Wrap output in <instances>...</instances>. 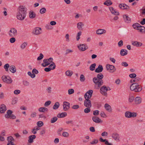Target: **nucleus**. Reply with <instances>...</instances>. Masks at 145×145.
I'll return each instance as SVG.
<instances>
[{
  "label": "nucleus",
  "instance_id": "393cba45",
  "mask_svg": "<svg viewBox=\"0 0 145 145\" xmlns=\"http://www.w3.org/2000/svg\"><path fill=\"white\" fill-rule=\"evenodd\" d=\"M106 110L108 112H111L112 111V109L111 106L108 104H105L104 106Z\"/></svg>",
  "mask_w": 145,
  "mask_h": 145
},
{
  "label": "nucleus",
  "instance_id": "4c0bfd02",
  "mask_svg": "<svg viewBox=\"0 0 145 145\" xmlns=\"http://www.w3.org/2000/svg\"><path fill=\"white\" fill-rule=\"evenodd\" d=\"M59 103L58 102H56L54 105L53 106V109L54 110L57 109L59 106Z\"/></svg>",
  "mask_w": 145,
  "mask_h": 145
},
{
  "label": "nucleus",
  "instance_id": "9d476101",
  "mask_svg": "<svg viewBox=\"0 0 145 145\" xmlns=\"http://www.w3.org/2000/svg\"><path fill=\"white\" fill-rule=\"evenodd\" d=\"M42 29L40 27H37L33 29L32 33L35 35H38L41 33Z\"/></svg>",
  "mask_w": 145,
  "mask_h": 145
},
{
  "label": "nucleus",
  "instance_id": "c03bdc74",
  "mask_svg": "<svg viewBox=\"0 0 145 145\" xmlns=\"http://www.w3.org/2000/svg\"><path fill=\"white\" fill-rule=\"evenodd\" d=\"M85 80V77L83 74H81L80 77V80L81 82H84Z\"/></svg>",
  "mask_w": 145,
  "mask_h": 145
},
{
  "label": "nucleus",
  "instance_id": "3c124183",
  "mask_svg": "<svg viewBox=\"0 0 145 145\" xmlns=\"http://www.w3.org/2000/svg\"><path fill=\"white\" fill-rule=\"evenodd\" d=\"M30 76V77L32 78H35V75L34 74H32L31 72L30 71H29L27 73Z\"/></svg>",
  "mask_w": 145,
  "mask_h": 145
},
{
  "label": "nucleus",
  "instance_id": "7c9ffc66",
  "mask_svg": "<svg viewBox=\"0 0 145 145\" xmlns=\"http://www.w3.org/2000/svg\"><path fill=\"white\" fill-rule=\"evenodd\" d=\"M84 24L82 22H80L77 24V28L80 30H81L82 29V27L84 26Z\"/></svg>",
  "mask_w": 145,
  "mask_h": 145
},
{
  "label": "nucleus",
  "instance_id": "ddd939ff",
  "mask_svg": "<svg viewBox=\"0 0 145 145\" xmlns=\"http://www.w3.org/2000/svg\"><path fill=\"white\" fill-rule=\"evenodd\" d=\"M7 140L8 141L7 145H15L14 143L13 142L14 141V140L12 136L7 137Z\"/></svg>",
  "mask_w": 145,
  "mask_h": 145
},
{
  "label": "nucleus",
  "instance_id": "6e6552de",
  "mask_svg": "<svg viewBox=\"0 0 145 145\" xmlns=\"http://www.w3.org/2000/svg\"><path fill=\"white\" fill-rule=\"evenodd\" d=\"M2 79L4 82L7 84H10L12 81V79L10 77H8L7 78L5 76H3L2 77Z\"/></svg>",
  "mask_w": 145,
  "mask_h": 145
},
{
  "label": "nucleus",
  "instance_id": "c9c22d12",
  "mask_svg": "<svg viewBox=\"0 0 145 145\" xmlns=\"http://www.w3.org/2000/svg\"><path fill=\"white\" fill-rule=\"evenodd\" d=\"M18 98L16 97H14L12 98L11 101V104L12 105L16 104L18 101Z\"/></svg>",
  "mask_w": 145,
  "mask_h": 145
},
{
  "label": "nucleus",
  "instance_id": "e433bc0d",
  "mask_svg": "<svg viewBox=\"0 0 145 145\" xmlns=\"http://www.w3.org/2000/svg\"><path fill=\"white\" fill-rule=\"evenodd\" d=\"M112 4L111 1L110 0H107L104 3V4L108 6H109L112 5Z\"/></svg>",
  "mask_w": 145,
  "mask_h": 145
},
{
  "label": "nucleus",
  "instance_id": "4be33fe9",
  "mask_svg": "<svg viewBox=\"0 0 145 145\" xmlns=\"http://www.w3.org/2000/svg\"><path fill=\"white\" fill-rule=\"evenodd\" d=\"M109 9L112 14L115 15H119V12H118L116 11V10L112 7H110L109 8Z\"/></svg>",
  "mask_w": 145,
  "mask_h": 145
},
{
  "label": "nucleus",
  "instance_id": "5fc2aeb1",
  "mask_svg": "<svg viewBox=\"0 0 145 145\" xmlns=\"http://www.w3.org/2000/svg\"><path fill=\"white\" fill-rule=\"evenodd\" d=\"M37 125L39 127H42L43 125V123L42 121H39L37 123Z\"/></svg>",
  "mask_w": 145,
  "mask_h": 145
},
{
  "label": "nucleus",
  "instance_id": "5701e85b",
  "mask_svg": "<svg viewBox=\"0 0 145 145\" xmlns=\"http://www.w3.org/2000/svg\"><path fill=\"white\" fill-rule=\"evenodd\" d=\"M36 137V136L35 135L29 136L28 137V142L29 143H32L33 141V140Z\"/></svg>",
  "mask_w": 145,
  "mask_h": 145
},
{
  "label": "nucleus",
  "instance_id": "58836bf2",
  "mask_svg": "<svg viewBox=\"0 0 145 145\" xmlns=\"http://www.w3.org/2000/svg\"><path fill=\"white\" fill-rule=\"evenodd\" d=\"M96 66V64L95 63L91 64L89 67L90 70L91 71H94L95 69Z\"/></svg>",
  "mask_w": 145,
  "mask_h": 145
},
{
  "label": "nucleus",
  "instance_id": "72a5a7b5",
  "mask_svg": "<svg viewBox=\"0 0 145 145\" xmlns=\"http://www.w3.org/2000/svg\"><path fill=\"white\" fill-rule=\"evenodd\" d=\"M36 16V14L33 11H31L29 12V16L31 18H35Z\"/></svg>",
  "mask_w": 145,
  "mask_h": 145
},
{
  "label": "nucleus",
  "instance_id": "6e6d98bb",
  "mask_svg": "<svg viewBox=\"0 0 145 145\" xmlns=\"http://www.w3.org/2000/svg\"><path fill=\"white\" fill-rule=\"evenodd\" d=\"M98 142V141L97 139H94L93 141L90 143L91 144H96Z\"/></svg>",
  "mask_w": 145,
  "mask_h": 145
},
{
  "label": "nucleus",
  "instance_id": "20e7f679",
  "mask_svg": "<svg viewBox=\"0 0 145 145\" xmlns=\"http://www.w3.org/2000/svg\"><path fill=\"white\" fill-rule=\"evenodd\" d=\"M130 89L132 91H135V92H139L142 90V87L138 83H135L131 84L130 87Z\"/></svg>",
  "mask_w": 145,
  "mask_h": 145
},
{
  "label": "nucleus",
  "instance_id": "e2e57ef3",
  "mask_svg": "<svg viewBox=\"0 0 145 145\" xmlns=\"http://www.w3.org/2000/svg\"><path fill=\"white\" fill-rule=\"evenodd\" d=\"M94 115L95 116H98L99 114V111L96 110L94 111L93 113Z\"/></svg>",
  "mask_w": 145,
  "mask_h": 145
},
{
  "label": "nucleus",
  "instance_id": "4d7b16f0",
  "mask_svg": "<svg viewBox=\"0 0 145 145\" xmlns=\"http://www.w3.org/2000/svg\"><path fill=\"white\" fill-rule=\"evenodd\" d=\"M65 74L67 76H71L73 74L72 72H70L69 71H67L66 72Z\"/></svg>",
  "mask_w": 145,
  "mask_h": 145
},
{
  "label": "nucleus",
  "instance_id": "2f4dec72",
  "mask_svg": "<svg viewBox=\"0 0 145 145\" xmlns=\"http://www.w3.org/2000/svg\"><path fill=\"white\" fill-rule=\"evenodd\" d=\"M127 51L125 49H121L120 51V54L121 56H124L127 54Z\"/></svg>",
  "mask_w": 145,
  "mask_h": 145
},
{
  "label": "nucleus",
  "instance_id": "c85d7f7f",
  "mask_svg": "<svg viewBox=\"0 0 145 145\" xmlns=\"http://www.w3.org/2000/svg\"><path fill=\"white\" fill-rule=\"evenodd\" d=\"M137 29V30H139V31L141 33H145V27H144L140 25L139 28Z\"/></svg>",
  "mask_w": 145,
  "mask_h": 145
},
{
  "label": "nucleus",
  "instance_id": "0e129e2a",
  "mask_svg": "<svg viewBox=\"0 0 145 145\" xmlns=\"http://www.w3.org/2000/svg\"><path fill=\"white\" fill-rule=\"evenodd\" d=\"M10 39V41L11 43H14L16 41L15 38L13 37Z\"/></svg>",
  "mask_w": 145,
  "mask_h": 145
},
{
  "label": "nucleus",
  "instance_id": "7ed1b4c3",
  "mask_svg": "<svg viewBox=\"0 0 145 145\" xmlns=\"http://www.w3.org/2000/svg\"><path fill=\"white\" fill-rule=\"evenodd\" d=\"M93 93V91L92 90H89L84 95L85 100L84 101V104L86 107H91V101L89 99L91 97Z\"/></svg>",
  "mask_w": 145,
  "mask_h": 145
},
{
  "label": "nucleus",
  "instance_id": "13d9d810",
  "mask_svg": "<svg viewBox=\"0 0 145 145\" xmlns=\"http://www.w3.org/2000/svg\"><path fill=\"white\" fill-rule=\"evenodd\" d=\"M68 94L71 95L74 92V90L72 89H69L68 90Z\"/></svg>",
  "mask_w": 145,
  "mask_h": 145
},
{
  "label": "nucleus",
  "instance_id": "aec40b11",
  "mask_svg": "<svg viewBox=\"0 0 145 145\" xmlns=\"http://www.w3.org/2000/svg\"><path fill=\"white\" fill-rule=\"evenodd\" d=\"M142 99L139 97H136L135 99V102L136 104L139 105L142 102Z\"/></svg>",
  "mask_w": 145,
  "mask_h": 145
},
{
  "label": "nucleus",
  "instance_id": "ea45409f",
  "mask_svg": "<svg viewBox=\"0 0 145 145\" xmlns=\"http://www.w3.org/2000/svg\"><path fill=\"white\" fill-rule=\"evenodd\" d=\"M56 65L54 62H52V63L49 66L50 69H52L51 70H53L55 69Z\"/></svg>",
  "mask_w": 145,
  "mask_h": 145
},
{
  "label": "nucleus",
  "instance_id": "39448f33",
  "mask_svg": "<svg viewBox=\"0 0 145 145\" xmlns=\"http://www.w3.org/2000/svg\"><path fill=\"white\" fill-rule=\"evenodd\" d=\"M111 90L110 88L108 87H107L105 86H103L100 88V93L103 95L106 96L107 95V91Z\"/></svg>",
  "mask_w": 145,
  "mask_h": 145
},
{
  "label": "nucleus",
  "instance_id": "f704fd0d",
  "mask_svg": "<svg viewBox=\"0 0 145 145\" xmlns=\"http://www.w3.org/2000/svg\"><path fill=\"white\" fill-rule=\"evenodd\" d=\"M140 25L138 23H137L133 24L132 26L133 28L137 30V29L139 28Z\"/></svg>",
  "mask_w": 145,
  "mask_h": 145
},
{
  "label": "nucleus",
  "instance_id": "bf43d9fd",
  "mask_svg": "<svg viewBox=\"0 0 145 145\" xmlns=\"http://www.w3.org/2000/svg\"><path fill=\"white\" fill-rule=\"evenodd\" d=\"M51 102L50 101H48L46 102L44 104V106H45L49 105L51 103Z\"/></svg>",
  "mask_w": 145,
  "mask_h": 145
},
{
  "label": "nucleus",
  "instance_id": "37998d69",
  "mask_svg": "<svg viewBox=\"0 0 145 145\" xmlns=\"http://www.w3.org/2000/svg\"><path fill=\"white\" fill-rule=\"evenodd\" d=\"M82 32L80 31H79L77 34V35L76 37V40L77 41H78L79 39H80V36L81 35Z\"/></svg>",
  "mask_w": 145,
  "mask_h": 145
},
{
  "label": "nucleus",
  "instance_id": "dca6fc26",
  "mask_svg": "<svg viewBox=\"0 0 145 145\" xmlns=\"http://www.w3.org/2000/svg\"><path fill=\"white\" fill-rule=\"evenodd\" d=\"M119 7L122 9H128L129 8V7L128 5L124 4L121 3L119 4Z\"/></svg>",
  "mask_w": 145,
  "mask_h": 145
},
{
  "label": "nucleus",
  "instance_id": "bb28decb",
  "mask_svg": "<svg viewBox=\"0 0 145 145\" xmlns=\"http://www.w3.org/2000/svg\"><path fill=\"white\" fill-rule=\"evenodd\" d=\"M106 33V31L103 29H99L96 31V33L98 35H101Z\"/></svg>",
  "mask_w": 145,
  "mask_h": 145
},
{
  "label": "nucleus",
  "instance_id": "473e14b6",
  "mask_svg": "<svg viewBox=\"0 0 145 145\" xmlns=\"http://www.w3.org/2000/svg\"><path fill=\"white\" fill-rule=\"evenodd\" d=\"M43 62L45 63V65L44 64V63L42 64V66L43 67H45L48 65H50V63H49V61H48L47 59H44L43 60Z\"/></svg>",
  "mask_w": 145,
  "mask_h": 145
},
{
  "label": "nucleus",
  "instance_id": "a19ab883",
  "mask_svg": "<svg viewBox=\"0 0 145 145\" xmlns=\"http://www.w3.org/2000/svg\"><path fill=\"white\" fill-rule=\"evenodd\" d=\"M10 66L8 63L6 64L4 66V68L5 69V70L6 72H8V69L10 68Z\"/></svg>",
  "mask_w": 145,
  "mask_h": 145
},
{
  "label": "nucleus",
  "instance_id": "774afa93",
  "mask_svg": "<svg viewBox=\"0 0 145 145\" xmlns=\"http://www.w3.org/2000/svg\"><path fill=\"white\" fill-rule=\"evenodd\" d=\"M90 131L92 132H94L95 131V130L93 127H91L89 128Z\"/></svg>",
  "mask_w": 145,
  "mask_h": 145
},
{
  "label": "nucleus",
  "instance_id": "f3484780",
  "mask_svg": "<svg viewBox=\"0 0 145 145\" xmlns=\"http://www.w3.org/2000/svg\"><path fill=\"white\" fill-rule=\"evenodd\" d=\"M92 120L93 121L96 123H99L100 122H102L101 119L98 117L96 116H93L92 118Z\"/></svg>",
  "mask_w": 145,
  "mask_h": 145
},
{
  "label": "nucleus",
  "instance_id": "69168bd1",
  "mask_svg": "<svg viewBox=\"0 0 145 145\" xmlns=\"http://www.w3.org/2000/svg\"><path fill=\"white\" fill-rule=\"evenodd\" d=\"M123 42L122 40H120L118 43V45L119 47H120L123 45Z\"/></svg>",
  "mask_w": 145,
  "mask_h": 145
},
{
  "label": "nucleus",
  "instance_id": "338daca9",
  "mask_svg": "<svg viewBox=\"0 0 145 145\" xmlns=\"http://www.w3.org/2000/svg\"><path fill=\"white\" fill-rule=\"evenodd\" d=\"M129 76L132 78H134L136 76V74L135 73L131 74H129Z\"/></svg>",
  "mask_w": 145,
  "mask_h": 145
},
{
  "label": "nucleus",
  "instance_id": "6ab92c4d",
  "mask_svg": "<svg viewBox=\"0 0 145 145\" xmlns=\"http://www.w3.org/2000/svg\"><path fill=\"white\" fill-rule=\"evenodd\" d=\"M123 17L125 22L129 23L131 22V19L127 15H123Z\"/></svg>",
  "mask_w": 145,
  "mask_h": 145
},
{
  "label": "nucleus",
  "instance_id": "79ce46f5",
  "mask_svg": "<svg viewBox=\"0 0 145 145\" xmlns=\"http://www.w3.org/2000/svg\"><path fill=\"white\" fill-rule=\"evenodd\" d=\"M58 118L57 117H54L51 118L50 122L52 123H54L56 122Z\"/></svg>",
  "mask_w": 145,
  "mask_h": 145
},
{
  "label": "nucleus",
  "instance_id": "f03ea898",
  "mask_svg": "<svg viewBox=\"0 0 145 145\" xmlns=\"http://www.w3.org/2000/svg\"><path fill=\"white\" fill-rule=\"evenodd\" d=\"M104 76L101 73L97 74V77H94L93 79V81L95 85L96 89H99L100 87L103 85V83L102 79Z\"/></svg>",
  "mask_w": 145,
  "mask_h": 145
},
{
  "label": "nucleus",
  "instance_id": "49530a36",
  "mask_svg": "<svg viewBox=\"0 0 145 145\" xmlns=\"http://www.w3.org/2000/svg\"><path fill=\"white\" fill-rule=\"evenodd\" d=\"M87 108H85L84 110V112L86 113H88L90 112L91 111L90 108L86 107Z\"/></svg>",
  "mask_w": 145,
  "mask_h": 145
},
{
  "label": "nucleus",
  "instance_id": "a211bd4d",
  "mask_svg": "<svg viewBox=\"0 0 145 145\" xmlns=\"http://www.w3.org/2000/svg\"><path fill=\"white\" fill-rule=\"evenodd\" d=\"M112 137L115 140L117 141H119L120 137L119 135L116 133H113L112 135Z\"/></svg>",
  "mask_w": 145,
  "mask_h": 145
},
{
  "label": "nucleus",
  "instance_id": "cd10ccee",
  "mask_svg": "<svg viewBox=\"0 0 145 145\" xmlns=\"http://www.w3.org/2000/svg\"><path fill=\"white\" fill-rule=\"evenodd\" d=\"M67 113L66 112L59 113L57 115V117L58 118H64L67 116Z\"/></svg>",
  "mask_w": 145,
  "mask_h": 145
},
{
  "label": "nucleus",
  "instance_id": "603ef678",
  "mask_svg": "<svg viewBox=\"0 0 145 145\" xmlns=\"http://www.w3.org/2000/svg\"><path fill=\"white\" fill-rule=\"evenodd\" d=\"M44 57L42 53H40L39 55V56L37 58V60L38 61H39L42 59Z\"/></svg>",
  "mask_w": 145,
  "mask_h": 145
},
{
  "label": "nucleus",
  "instance_id": "f257e3e1",
  "mask_svg": "<svg viewBox=\"0 0 145 145\" xmlns=\"http://www.w3.org/2000/svg\"><path fill=\"white\" fill-rule=\"evenodd\" d=\"M27 9L24 6H20L18 9L17 13L16 18L20 20H23L26 16Z\"/></svg>",
  "mask_w": 145,
  "mask_h": 145
},
{
  "label": "nucleus",
  "instance_id": "b1692460",
  "mask_svg": "<svg viewBox=\"0 0 145 145\" xmlns=\"http://www.w3.org/2000/svg\"><path fill=\"white\" fill-rule=\"evenodd\" d=\"M132 44L136 47H139L141 46L142 44L140 42L135 41L133 42L132 43Z\"/></svg>",
  "mask_w": 145,
  "mask_h": 145
},
{
  "label": "nucleus",
  "instance_id": "680f3d73",
  "mask_svg": "<svg viewBox=\"0 0 145 145\" xmlns=\"http://www.w3.org/2000/svg\"><path fill=\"white\" fill-rule=\"evenodd\" d=\"M101 116L103 118H105L107 117V116L104 112H101L100 114Z\"/></svg>",
  "mask_w": 145,
  "mask_h": 145
},
{
  "label": "nucleus",
  "instance_id": "412c9836",
  "mask_svg": "<svg viewBox=\"0 0 145 145\" xmlns=\"http://www.w3.org/2000/svg\"><path fill=\"white\" fill-rule=\"evenodd\" d=\"M103 70V67L102 65H99L98 67L95 70V72L97 73H100Z\"/></svg>",
  "mask_w": 145,
  "mask_h": 145
},
{
  "label": "nucleus",
  "instance_id": "052dcab7",
  "mask_svg": "<svg viewBox=\"0 0 145 145\" xmlns=\"http://www.w3.org/2000/svg\"><path fill=\"white\" fill-rule=\"evenodd\" d=\"M23 84L25 86H29V82L27 81H23Z\"/></svg>",
  "mask_w": 145,
  "mask_h": 145
},
{
  "label": "nucleus",
  "instance_id": "a878e982",
  "mask_svg": "<svg viewBox=\"0 0 145 145\" xmlns=\"http://www.w3.org/2000/svg\"><path fill=\"white\" fill-rule=\"evenodd\" d=\"M9 70L12 73H15L16 72V68L15 66L14 65H12L10 67Z\"/></svg>",
  "mask_w": 145,
  "mask_h": 145
},
{
  "label": "nucleus",
  "instance_id": "8fccbe9b",
  "mask_svg": "<svg viewBox=\"0 0 145 145\" xmlns=\"http://www.w3.org/2000/svg\"><path fill=\"white\" fill-rule=\"evenodd\" d=\"M134 97L133 96H130L129 98V102L131 103L135 100Z\"/></svg>",
  "mask_w": 145,
  "mask_h": 145
},
{
  "label": "nucleus",
  "instance_id": "f8f14e48",
  "mask_svg": "<svg viewBox=\"0 0 145 145\" xmlns=\"http://www.w3.org/2000/svg\"><path fill=\"white\" fill-rule=\"evenodd\" d=\"M106 67L107 70L111 71L110 72H114L116 70L114 66L109 64H106Z\"/></svg>",
  "mask_w": 145,
  "mask_h": 145
},
{
  "label": "nucleus",
  "instance_id": "2eb2a0df",
  "mask_svg": "<svg viewBox=\"0 0 145 145\" xmlns=\"http://www.w3.org/2000/svg\"><path fill=\"white\" fill-rule=\"evenodd\" d=\"M7 110L6 106L4 104H2L0 106V113L2 114L5 113Z\"/></svg>",
  "mask_w": 145,
  "mask_h": 145
},
{
  "label": "nucleus",
  "instance_id": "1a4fd4ad",
  "mask_svg": "<svg viewBox=\"0 0 145 145\" xmlns=\"http://www.w3.org/2000/svg\"><path fill=\"white\" fill-rule=\"evenodd\" d=\"M78 48L81 51H84L88 48V47L86 44H80L78 46Z\"/></svg>",
  "mask_w": 145,
  "mask_h": 145
},
{
  "label": "nucleus",
  "instance_id": "423d86ee",
  "mask_svg": "<svg viewBox=\"0 0 145 145\" xmlns=\"http://www.w3.org/2000/svg\"><path fill=\"white\" fill-rule=\"evenodd\" d=\"M12 112L11 110H8L7 111V114L5 115V117L7 118L15 119L16 118V116L12 114Z\"/></svg>",
  "mask_w": 145,
  "mask_h": 145
},
{
  "label": "nucleus",
  "instance_id": "09e8293b",
  "mask_svg": "<svg viewBox=\"0 0 145 145\" xmlns=\"http://www.w3.org/2000/svg\"><path fill=\"white\" fill-rule=\"evenodd\" d=\"M140 79L138 77H136L134 80H131L130 82L132 83L134 82H137L140 80Z\"/></svg>",
  "mask_w": 145,
  "mask_h": 145
},
{
  "label": "nucleus",
  "instance_id": "c756f323",
  "mask_svg": "<svg viewBox=\"0 0 145 145\" xmlns=\"http://www.w3.org/2000/svg\"><path fill=\"white\" fill-rule=\"evenodd\" d=\"M48 109L46 107H40L39 108L38 110L39 112H47L48 111Z\"/></svg>",
  "mask_w": 145,
  "mask_h": 145
},
{
  "label": "nucleus",
  "instance_id": "de8ad7c7",
  "mask_svg": "<svg viewBox=\"0 0 145 145\" xmlns=\"http://www.w3.org/2000/svg\"><path fill=\"white\" fill-rule=\"evenodd\" d=\"M46 8H43L41 9L40 10V12L41 14L45 13L46 12Z\"/></svg>",
  "mask_w": 145,
  "mask_h": 145
},
{
  "label": "nucleus",
  "instance_id": "864d4df0",
  "mask_svg": "<svg viewBox=\"0 0 145 145\" xmlns=\"http://www.w3.org/2000/svg\"><path fill=\"white\" fill-rule=\"evenodd\" d=\"M62 135L65 137H67L69 136V134L68 132H64L62 133Z\"/></svg>",
  "mask_w": 145,
  "mask_h": 145
},
{
  "label": "nucleus",
  "instance_id": "9b49d317",
  "mask_svg": "<svg viewBox=\"0 0 145 145\" xmlns=\"http://www.w3.org/2000/svg\"><path fill=\"white\" fill-rule=\"evenodd\" d=\"M17 35V30L14 28H11L9 32V35L11 37H14Z\"/></svg>",
  "mask_w": 145,
  "mask_h": 145
},
{
  "label": "nucleus",
  "instance_id": "0eeeda50",
  "mask_svg": "<svg viewBox=\"0 0 145 145\" xmlns=\"http://www.w3.org/2000/svg\"><path fill=\"white\" fill-rule=\"evenodd\" d=\"M137 116L136 112H131L129 111H127L125 113V116L126 118H130L131 117L135 118Z\"/></svg>",
  "mask_w": 145,
  "mask_h": 145
},
{
  "label": "nucleus",
  "instance_id": "4468645a",
  "mask_svg": "<svg viewBox=\"0 0 145 145\" xmlns=\"http://www.w3.org/2000/svg\"><path fill=\"white\" fill-rule=\"evenodd\" d=\"M63 110L65 111L67 110L70 108V103L67 102L65 101L63 105Z\"/></svg>",
  "mask_w": 145,
  "mask_h": 145
},
{
  "label": "nucleus",
  "instance_id": "a18cd8bd",
  "mask_svg": "<svg viewBox=\"0 0 145 145\" xmlns=\"http://www.w3.org/2000/svg\"><path fill=\"white\" fill-rule=\"evenodd\" d=\"M27 45V43L26 42H24L21 45V48L22 49H24Z\"/></svg>",
  "mask_w": 145,
  "mask_h": 145
}]
</instances>
